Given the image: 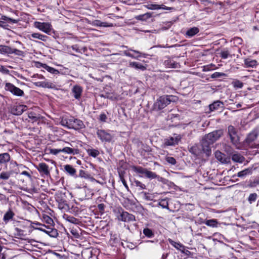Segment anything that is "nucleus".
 <instances>
[{"label":"nucleus","mask_w":259,"mask_h":259,"mask_svg":"<svg viewBox=\"0 0 259 259\" xmlns=\"http://www.w3.org/2000/svg\"><path fill=\"white\" fill-rule=\"evenodd\" d=\"M16 87L12 83L7 82L5 84V90L12 93Z\"/></svg>","instance_id":"obj_45"},{"label":"nucleus","mask_w":259,"mask_h":259,"mask_svg":"<svg viewBox=\"0 0 259 259\" xmlns=\"http://www.w3.org/2000/svg\"><path fill=\"white\" fill-rule=\"evenodd\" d=\"M31 37L34 38H37L42 41H46L48 37L46 35L39 33H34L31 34Z\"/></svg>","instance_id":"obj_36"},{"label":"nucleus","mask_w":259,"mask_h":259,"mask_svg":"<svg viewBox=\"0 0 259 259\" xmlns=\"http://www.w3.org/2000/svg\"><path fill=\"white\" fill-rule=\"evenodd\" d=\"M79 175L80 177L85 179L91 178L90 175L89 174L87 173L85 171L82 170H80Z\"/></svg>","instance_id":"obj_51"},{"label":"nucleus","mask_w":259,"mask_h":259,"mask_svg":"<svg viewBox=\"0 0 259 259\" xmlns=\"http://www.w3.org/2000/svg\"><path fill=\"white\" fill-rule=\"evenodd\" d=\"M83 126L84 125L82 121L79 119H76L74 117L73 118L71 128L79 130L83 128Z\"/></svg>","instance_id":"obj_20"},{"label":"nucleus","mask_w":259,"mask_h":259,"mask_svg":"<svg viewBox=\"0 0 259 259\" xmlns=\"http://www.w3.org/2000/svg\"><path fill=\"white\" fill-rule=\"evenodd\" d=\"M223 132L222 130H217L213 131L211 133H209V136H211L212 137L214 142L217 141L218 139L220 138V137L223 135Z\"/></svg>","instance_id":"obj_24"},{"label":"nucleus","mask_w":259,"mask_h":259,"mask_svg":"<svg viewBox=\"0 0 259 259\" xmlns=\"http://www.w3.org/2000/svg\"><path fill=\"white\" fill-rule=\"evenodd\" d=\"M113 26V24L112 23H109L106 22H102L101 21V27H110Z\"/></svg>","instance_id":"obj_56"},{"label":"nucleus","mask_w":259,"mask_h":259,"mask_svg":"<svg viewBox=\"0 0 259 259\" xmlns=\"http://www.w3.org/2000/svg\"><path fill=\"white\" fill-rule=\"evenodd\" d=\"M14 215V212L10 209L5 214L3 220L5 222H7L11 220L13 218Z\"/></svg>","instance_id":"obj_35"},{"label":"nucleus","mask_w":259,"mask_h":259,"mask_svg":"<svg viewBox=\"0 0 259 259\" xmlns=\"http://www.w3.org/2000/svg\"><path fill=\"white\" fill-rule=\"evenodd\" d=\"M129 51L134 52L136 55H134L131 54L128 51H124L123 52V54L125 56L132 58L133 59H139V58H140L142 56V55L145 56L144 54H142L141 52L138 51L134 50L131 48L129 49Z\"/></svg>","instance_id":"obj_13"},{"label":"nucleus","mask_w":259,"mask_h":259,"mask_svg":"<svg viewBox=\"0 0 259 259\" xmlns=\"http://www.w3.org/2000/svg\"><path fill=\"white\" fill-rule=\"evenodd\" d=\"M168 241L169 243L171 245H172L174 247H175L176 248H177L178 250H180L182 252H184L185 246L184 245H183L182 244H181L180 242H176L173 241L171 239H168Z\"/></svg>","instance_id":"obj_23"},{"label":"nucleus","mask_w":259,"mask_h":259,"mask_svg":"<svg viewBox=\"0 0 259 259\" xmlns=\"http://www.w3.org/2000/svg\"><path fill=\"white\" fill-rule=\"evenodd\" d=\"M215 158L222 163H227L228 160L226 155L219 151L215 152Z\"/></svg>","instance_id":"obj_19"},{"label":"nucleus","mask_w":259,"mask_h":259,"mask_svg":"<svg viewBox=\"0 0 259 259\" xmlns=\"http://www.w3.org/2000/svg\"><path fill=\"white\" fill-rule=\"evenodd\" d=\"M257 198V194L256 193L250 194L248 198V200L250 203H252L254 202Z\"/></svg>","instance_id":"obj_49"},{"label":"nucleus","mask_w":259,"mask_h":259,"mask_svg":"<svg viewBox=\"0 0 259 259\" xmlns=\"http://www.w3.org/2000/svg\"><path fill=\"white\" fill-rule=\"evenodd\" d=\"M232 159L235 162L242 163L244 161V157L239 154L235 153L233 154Z\"/></svg>","instance_id":"obj_28"},{"label":"nucleus","mask_w":259,"mask_h":259,"mask_svg":"<svg viewBox=\"0 0 259 259\" xmlns=\"http://www.w3.org/2000/svg\"><path fill=\"white\" fill-rule=\"evenodd\" d=\"M133 169L137 173L141 174L140 177L145 176L149 179H155L157 177V175L152 171L148 170L146 168L141 166H133Z\"/></svg>","instance_id":"obj_3"},{"label":"nucleus","mask_w":259,"mask_h":259,"mask_svg":"<svg viewBox=\"0 0 259 259\" xmlns=\"http://www.w3.org/2000/svg\"><path fill=\"white\" fill-rule=\"evenodd\" d=\"M15 96H23L24 95V92L21 90L20 88L16 87L15 89L13 90V92L11 93Z\"/></svg>","instance_id":"obj_42"},{"label":"nucleus","mask_w":259,"mask_h":259,"mask_svg":"<svg viewBox=\"0 0 259 259\" xmlns=\"http://www.w3.org/2000/svg\"><path fill=\"white\" fill-rule=\"evenodd\" d=\"M135 183L136 186L137 187H140L141 188V189H145V188H146L145 185L144 184L142 183L141 182H140L139 181H135Z\"/></svg>","instance_id":"obj_55"},{"label":"nucleus","mask_w":259,"mask_h":259,"mask_svg":"<svg viewBox=\"0 0 259 259\" xmlns=\"http://www.w3.org/2000/svg\"><path fill=\"white\" fill-rule=\"evenodd\" d=\"M190 152L196 156H200L202 153H205L202 150L201 144L194 145L190 149Z\"/></svg>","instance_id":"obj_16"},{"label":"nucleus","mask_w":259,"mask_h":259,"mask_svg":"<svg viewBox=\"0 0 259 259\" xmlns=\"http://www.w3.org/2000/svg\"><path fill=\"white\" fill-rule=\"evenodd\" d=\"M27 107L26 105H17L14 106L11 109V112L14 115H19L26 111Z\"/></svg>","instance_id":"obj_8"},{"label":"nucleus","mask_w":259,"mask_h":259,"mask_svg":"<svg viewBox=\"0 0 259 259\" xmlns=\"http://www.w3.org/2000/svg\"><path fill=\"white\" fill-rule=\"evenodd\" d=\"M144 7L149 10H159V9H164V10H170V8L166 7L164 5H159L155 4L148 3L146 5H144Z\"/></svg>","instance_id":"obj_15"},{"label":"nucleus","mask_w":259,"mask_h":259,"mask_svg":"<svg viewBox=\"0 0 259 259\" xmlns=\"http://www.w3.org/2000/svg\"><path fill=\"white\" fill-rule=\"evenodd\" d=\"M232 85L235 89H240L243 88V83L240 80L235 79L232 82Z\"/></svg>","instance_id":"obj_37"},{"label":"nucleus","mask_w":259,"mask_h":259,"mask_svg":"<svg viewBox=\"0 0 259 259\" xmlns=\"http://www.w3.org/2000/svg\"><path fill=\"white\" fill-rule=\"evenodd\" d=\"M181 137L180 135H176L175 137H170L165 140L164 144L166 146H174L177 144L180 141Z\"/></svg>","instance_id":"obj_14"},{"label":"nucleus","mask_w":259,"mask_h":259,"mask_svg":"<svg viewBox=\"0 0 259 259\" xmlns=\"http://www.w3.org/2000/svg\"><path fill=\"white\" fill-rule=\"evenodd\" d=\"M65 219L67 221L73 224H78L79 223V220L74 218L73 216L66 215L65 217Z\"/></svg>","instance_id":"obj_38"},{"label":"nucleus","mask_w":259,"mask_h":259,"mask_svg":"<svg viewBox=\"0 0 259 259\" xmlns=\"http://www.w3.org/2000/svg\"><path fill=\"white\" fill-rule=\"evenodd\" d=\"M28 118L32 120V122H35L38 120L40 118L39 115L33 112L28 113Z\"/></svg>","instance_id":"obj_34"},{"label":"nucleus","mask_w":259,"mask_h":259,"mask_svg":"<svg viewBox=\"0 0 259 259\" xmlns=\"http://www.w3.org/2000/svg\"><path fill=\"white\" fill-rule=\"evenodd\" d=\"M252 172L251 168H247L237 173V176L240 178H244L247 175L251 174Z\"/></svg>","instance_id":"obj_27"},{"label":"nucleus","mask_w":259,"mask_h":259,"mask_svg":"<svg viewBox=\"0 0 259 259\" xmlns=\"http://www.w3.org/2000/svg\"><path fill=\"white\" fill-rule=\"evenodd\" d=\"M98 208H99V209L100 210V211H103L104 209V204H99L98 205Z\"/></svg>","instance_id":"obj_63"},{"label":"nucleus","mask_w":259,"mask_h":259,"mask_svg":"<svg viewBox=\"0 0 259 259\" xmlns=\"http://www.w3.org/2000/svg\"><path fill=\"white\" fill-rule=\"evenodd\" d=\"M223 103L219 101H215L209 106L210 111H214L223 108Z\"/></svg>","instance_id":"obj_18"},{"label":"nucleus","mask_w":259,"mask_h":259,"mask_svg":"<svg viewBox=\"0 0 259 259\" xmlns=\"http://www.w3.org/2000/svg\"><path fill=\"white\" fill-rule=\"evenodd\" d=\"M11 52H12L11 47L7 46L0 45V53L9 55L11 54Z\"/></svg>","instance_id":"obj_31"},{"label":"nucleus","mask_w":259,"mask_h":259,"mask_svg":"<svg viewBox=\"0 0 259 259\" xmlns=\"http://www.w3.org/2000/svg\"><path fill=\"white\" fill-rule=\"evenodd\" d=\"M169 96H162L157 99L153 105V109L159 111L163 109L170 104L171 100Z\"/></svg>","instance_id":"obj_1"},{"label":"nucleus","mask_w":259,"mask_h":259,"mask_svg":"<svg viewBox=\"0 0 259 259\" xmlns=\"http://www.w3.org/2000/svg\"><path fill=\"white\" fill-rule=\"evenodd\" d=\"M7 26H8V25L6 24V23L4 21L0 20V27H1L6 29V28H7Z\"/></svg>","instance_id":"obj_61"},{"label":"nucleus","mask_w":259,"mask_h":259,"mask_svg":"<svg viewBox=\"0 0 259 259\" xmlns=\"http://www.w3.org/2000/svg\"><path fill=\"white\" fill-rule=\"evenodd\" d=\"M75 150L74 149L71 148L70 147H64L63 149H61V152L69 154H73L74 155L76 153L74 152Z\"/></svg>","instance_id":"obj_44"},{"label":"nucleus","mask_w":259,"mask_h":259,"mask_svg":"<svg viewBox=\"0 0 259 259\" xmlns=\"http://www.w3.org/2000/svg\"><path fill=\"white\" fill-rule=\"evenodd\" d=\"M199 31L197 27H194L188 29L186 32V35L189 37H192Z\"/></svg>","instance_id":"obj_30"},{"label":"nucleus","mask_w":259,"mask_h":259,"mask_svg":"<svg viewBox=\"0 0 259 259\" xmlns=\"http://www.w3.org/2000/svg\"><path fill=\"white\" fill-rule=\"evenodd\" d=\"M11 52H11V54H14L15 55L18 56H22L23 55V52L22 51L16 49L11 48Z\"/></svg>","instance_id":"obj_50"},{"label":"nucleus","mask_w":259,"mask_h":259,"mask_svg":"<svg viewBox=\"0 0 259 259\" xmlns=\"http://www.w3.org/2000/svg\"><path fill=\"white\" fill-rule=\"evenodd\" d=\"M6 199V196L5 195L0 193V201L5 200Z\"/></svg>","instance_id":"obj_64"},{"label":"nucleus","mask_w":259,"mask_h":259,"mask_svg":"<svg viewBox=\"0 0 259 259\" xmlns=\"http://www.w3.org/2000/svg\"><path fill=\"white\" fill-rule=\"evenodd\" d=\"M228 131L232 143L234 145H237L239 143V138L236 129L233 126L230 125L228 127Z\"/></svg>","instance_id":"obj_6"},{"label":"nucleus","mask_w":259,"mask_h":259,"mask_svg":"<svg viewBox=\"0 0 259 259\" xmlns=\"http://www.w3.org/2000/svg\"><path fill=\"white\" fill-rule=\"evenodd\" d=\"M10 159V155L8 153L0 154V164L8 162Z\"/></svg>","instance_id":"obj_29"},{"label":"nucleus","mask_w":259,"mask_h":259,"mask_svg":"<svg viewBox=\"0 0 259 259\" xmlns=\"http://www.w3.org/2000/svg\"><path fill=\"white\" fill-rule=\"evenodd\" d=\"M214 143L212 137L210 136L209 133L206 135L202 139L201 146L202 150L207 156H209L211 152L210 145Z\"/></svg>","instance_id":"obj_2"},{"label":"nucleus","mask_w":259,"mask_h":259,"mask_svg":"<svg viewBox=\"0 0 259 259\" xmlns=\"http://www.w3.org/2000/svg\"><path fill=\"white\" fill-rule=\"evenodd\" d=\"M36 168L41 175L47 176L50 175L49 166L46 163H39L38 165L37 166Z\"/></svg>","instance_id":"obj_12"},{"label":"nucleus","mask_w":259,"mask_h":259,"mask_svg":"<svg viewBox=\"0 0 259 259\" xmlns=\"http://www.w3.org/2000/svg\"><path fill=\"white\" fill-rule=\"evenodd\" d=\"M88 154L93 157H96L98 156L100 152L97 149H90L87 150Z\"/></svg>","instance_id":"obj_40"},{"label":"nucleus","mask_w":259,"mask_h":259,"mask_svg":"<svg viewBox=\"0 0 259 259\" xmlns=\"http://www.w3.org/2000/svg\"><path fill=\"white\" fill-rule=\"evenodd\" d=\"M34 84L35 86L38 87H42L48 89H55L56 85L53 82L50 81H48L47 80L42 81H37L34 83Z\"/></svg>","instance_id":"obj_11"},{"label":"nucleus","mask_w":259,"mask_h":259,"mask_svg":"<svg viewBox=\"0 0 259 259\" xmlns=\"http://www.w3.org/2000/svg\"><path fill=\"white\" fill-rule=\"evenodd\" d=\"M82 89L78 85H74L72 89V93H73V97L76 99H79L81 95Z\"/></svg>","instance_id":"obj_17"},{"label":"nucleus","mask_w":259,"mask_h":259,"mask_svg":"<svg viewBox=\"0 0 259 259\" xmlns=\"http://www.w3.org/2000/svg\"><path fill=\"white\" fill-rule=\"evenodd\" d=\"M64 170L65 171L71 176H74L76 172V169L73 166L69 164L64 165Z\"/></svg>","instance_id":"obj_26"},{"label":"nucleus","mask_w":259,"mask_h":259,"mask_svg":"<svg viewBox=\"0 0 259 259\" xmlns=\"http://www.w3.org/2000/svg\"><path fill=\"white\" fill-rule=\"evenodd\" d=\"M73 117L65 116H63L60 120V124L68 128H71Z\"/></svg>","instance_id":"obj_9"},{"label":"nucleus","mask_w":259,"mask_h":259,"mask_svg":"<svg viewBox=\"0 0 259 259\" xmlns=\"http://www.w3.org/2000/svg\"><path fill=\"white\" fill-rule=\"evenodd\" d=\"M42 67L45 69L47 71L53 74H58L60 73V71L53 67L48 66L46 64H43Z\"/></svg>","instance_id":"obj_32"},{"label":"nucleus","mask_w":259,"mask_h":259,"mask_svg":"<svg viewBox=\"0 0 259 259\" xmlns=\"http://www.w3.org/2000/svg\"><path fill=\"white\" fill-rule=\"evenodd\" d=\"M159 205L163 208H167L168 206V203L165 200H162L159 202Z\"/></svg>","instance_id":"obj_59"},{"label":"nucleus","mask_w":259,"mask_h":259,"mask_svg":"<svg viewBox=\"0 0 259 259\" xmlns=\"http://www.w3.org/2000/svg\"><path fill=\"white\" fill-rule=\"evenodd\" d=\"M259 134V130L257 128L253 130L250 133H249L247 137V141L250 142L255 140Z\"/></svg>","instance_id":"obj_21"},{"label":"nucleus","mask_w":259,"mask_h":259,"mask_svg":"<svg viewBox=\"0 0 259 259\" xmlns=\"http://www.w3.org/2000/svg\"><path fill=\"white\" fill-rule=\"evenodd\" d=\"M15 96H23L24 95V92L21 90L20 88L16 87L15 89L13 90V92L11 93Z\"/></svg>","instance_id":"obj_43"},{"label":"nucleus","mask_w":259,"mask_h":259,"mask_svg":"<svg viewBox=\"0 0 259 259\" xmlns=\"http://www.w3.org/2000/svg\"><path fill=\"white\" fill-rule=\"evenodd\" d=\"M60 152H61V149H52L50 150V153L53 154V155H57Z\"/></svg>","instance_id":"obj_57"},{"label":"nucleus","mask_w":259,"mask_h":259,"mask_svg":"<svg viewBox=\"0 0 259 259\" xmlns=\"http://www.w3.org/2000/svg\"><path fill=\"white\" fill-rule=\"evenodd\" d=\"M151 17V14L150 13H146L145 14L136 16L135 19L138 20L146 21Z\"/></svg>","instance_id":"obj_33"},{"label":"nucleus","mask_w":259,"mask_h":259,"mask_svg":"<svg viewBox=\"0 0 259 259\" xmlns=\"http://www.w3.org/2000/svg\"><path fill=\"white\" fill-rule=\"evenodd\" d=\"M119 221L123 222H130L135 220V217L134 215L128 213L126 211H122L118 216Z\"/></svg>","instance_id":"obj_7"},{"label":"nucleus","mask_w":259,"mask_h":259,"mask_svg":"<svg viewBox=\"0 0 259 259\" xmlns=\"http://www.w3.org/2000/svg\"><path fill=\"white\" fill-rule=\"evenodd\" d=\"M143 233L146 236L148 237H151L154 236L153 232L151 229L149 228L144 229L143 230Z\"/></svg>","instance_id":"obj_47"},{"label":"nucleus","mask_w":259,"mask_h":259,"mask_svg":"<svg viewBox=\"0 0 259 259\" xmlns=\"http://www.w3.org/2000/svg\"><path fill=\"white\" fill-rule=\"evenodd\" d=\"M98 138L105 142H110L114 137L113 135L109 132L103 130H99L97 132Z\"/></svg>","instance_id":"obj_4"},{"label":"nucleus","mask_w":259,"mask_h":259,"mask_svg":"<svg viewBox=\"0 0 259 259\" xmlns=\"http://www.w3.org/2000/svg\"><path fill=\"white\" fill-rule=\"evenodd\" d=\"M129 66L131 67L134 68L136 69H140L141 70L144 71L146 70V67L145 66L142 65V64L137 62H131L129 63Z\"/></svg>","instance_id":"obj_25"},{"label":"nucleus","mask_w":259,"mask_h":259,"mask_svg":"<svg viewBox=\"0 0 259 259\" xmlns=\"http://www.w3.org/2000/svg\"><path fill=\"white\" fill-rule=\"evenodd\" d=\"M107 117L105 113H102L99 116V120L102 122H105Z\"/></svg>","instance_id":"obj_58"},{"label":"nucleus","mask_w":259,"mask_h":259,"mask_svg":"<svg viewBox=\"0 0 259 259\" xmlns=\"http://www.w3.org/2000/svg\"><path fill=\"white\" fill-rule=\"evenodd\" d=\"M12 174L11 171H3L0 172V184H6Z\"/></svg>","instance_id":"obj_10"},{"label":"nucleus","mask_w":259,"mask_h":259,"mask_svg":"<svg viewBox=\"0 0 259 259\" xmlns=\"http://www.w3.org/2000/svg\"><path fill=\"white\" fill-rule=\"evenodd\" d=\"M214 66H215L214 65L211 64L210 65L204 66L203 70L205 71H208L213 70L214 69Z\"/></svg>","instance_id":"obj_54"},{"label":"nucleus","mask_w":259,"mask_h":259,"mask_svg":"<svg viewBox=\"0 0 259 259\" xmlns=\"http://www.w3.org/2000/svg\"><path fill=\"white\" fill-rule=\"evenodd\" d=\"M34 26L36 28L47 34H49L52 29V25L50 23L35 22Z\"/></svg>","instance_id":"obj_5"},{"label":"nucleus","mask_w":259,"mask_h":259,"mask_svg":"<svg viewBox=\"0 0 259 259\" xmlns=\"http://www.w3.org/2000/svg\"><path fill=\"white\" fill-rule=\"evenodd\" d=\"M15 235L19 237H24L27 235L26 231L20 228H16L15 229Z\"/></svg>","instance_id":"obj_41"},{"label":"nucleus","mask_w":259,"mask_h":259,"mask_svg":"<svg viewBox=\"0 0 259 259\" xmlns=\"http://www.w3.org/2000/svg\"><path fill=\"white\" fill-rule=\"evenodd\" d=\"M205 224L211 227H217L218 222L215 219H211L206 221Z\"/></svg>","instance_id":"obj_39"},{"label":"nucleus","mask_w":259,"mask_h":259,"mask_svg":"<svg viewBox=\"0 0 259 259\" xmlns=\"http://www.w3.org/2000/svg\"><path fill=\"white\" fill-rule=\"evenodd\" d=\"M21 174L22 175H25V176H27V177H28L29 178H31L30 174L28 172H27L26 171H22L21 173Z\"/></svg>","instance_id":"obj_62"},{"label":"nucleus","mask_w":259,"mask_h":259,"mask_svg":"<svg viewBox=\"0 0 259 259\" xmlns=\"http://www.w3.org/2000/svg\"><path fill=\"white\" fill-rule=\"evenodd\" d=\"M229 55V52L228 50H223L221 53V57L223 59H227Z\"/></svg>","instance_id":"obj_53"},{"label":"nucleus","mask_w":259,"mask_h":259,"mask_svg":"<svg viewBox=\"0 0 259 259\" xmlns=\"http://www.w3.org/2000/svg\"><path fill=\"white\" fill-rule=\"evenodd\" d=\"M42 220L46 223L49 225H52L54 223L52 219L48 215H43Z\"/></svg>","instance_id":"obj_46"},{"label":"nucleus","mask_w":259,"mask_h":259,"mask_svg":"<svg viewBox=\"0 0 259 259\" xmlns=\"http://www.w3.org/2000/svg\"><path fill=\"white\" fill-rule=\"evenodd\" d=\"M244 67H255L257 65V61L255 60H252L250 58H247L244 59Z\"/></svg>","instance_id":"obj_22"},{"label":"nucleus","mask_w":259,"mask_h":259,"mask_svg":"<svg viewBox=\"0 0 259 259\" xmlns=\"http://www.w3.org/2000/svg\"><path fill=\"white\" fill-rule=\"evenodd\" d=\"M226 76V74L223 72H215L211 74V77L212 78H217Z\"/></svg>","instance_id":"obj_48"},{"label":"nucleus","mask_w":259,"mask_h":259,"mask_svg":"<svg viewBox=\"0 0 259 259\" xmlns=\"http://www.w3.org/2000/svg\"><path fill=\"white\" fill-rule=\"evenodd\" d=\"M165 160L168 163L172 165H175L176 163V159L172 157L167 156Z\"/></svg>","instance_id":"obj_52"},{"label":"nucleus","mask_w":259,"mask_h":259,"mask_svg":"<svg viewBox=\"0 0 259 259\" xmlns=\"http://www.w3.org/2000/svg\"><path fill=\"white\" fill-rule=\"evenodd\" d=\"M92 25L95 26L101 27V21L99 20H95L93 21Z\"/></svg>","instance_id":"obj_60"}]
</instances>
